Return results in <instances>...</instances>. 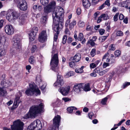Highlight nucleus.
<instances>
[{"instance_id":"f704fd0d","label":"nucleus","mask_w":130,"mask_h":130,"mask_svg":"<svg viewBox=\"0 0 130 130\" xmlns=\"http://www.w3.org/2000/svg\"><path fill=\"white\" fill-rule=\"evenodd\" d=\"M35 58L33 56H31L29 58V62L31 64H33L35 62Z\"/></svg>"},{"instance_id":"49530a36","label":"nucleus","mask_w":130,"mask_h":130,"mask_svg":"<svg viewBox=\"0 0 130 130\" xmlns=\"http://www.w3.org/2000/svg\"><path fill=\"white\" fill-rule=\"evenodd\" d=\"M113 75L112 74H111L110 75L109 77L106 79V82H110L112 79V78Z\"/></svg>"},{"instance_id":"f3484780","label":"nucleus","mask_w":130,"mask_h":130,"mask_svg":"<svg viewBox=\"0 0 130 130\" xmlns=\"http://www.w3.org/2000/svg\"><path fill=\"white\" fill-rule=\"evenodd\" d=\"M84 84H75L73 87V90L76 93H79L83 89V87L84 86Z\"/></svg>"},{"instance_id":"f03ea898","label":"nucleus","mask_w":130,"mask_h":130,"mask_svg":"<svg viewBox=\"0 0 130 130\" xmlns=\"http://www.w3.org/2000/svg\"><path fill=\"white\" fill-rule=\"evenodd\" d=\"M44 106V105L42 103L38 105L32 106L30 108L28 113L24 116L23 118L25 119L35 118L38 114L42 112Z\"/></svg>"},{"instance_id":"09e8293b","label":"nucleus","mask_w":130,"mask_h":130,"mask_svg":"<svg viewBox=\"0 0 130 130\" xmlns=\"http://www.w3.org/2000/svg\"><path fill=\"white\" fill-rule=\"evenodd\" d=\"M116 34L117 36H121L123 35V33L122 31L119 30L117 32Z\"/></svg>"},{"instance_id":"bf43d9fd","label":"nucleus","mask_w":130,"mask_h":130,"mask_svg":"<svg viewBox=\"0 0 130 130\" xmlns=\"http://www.w3.org/2000/svg\"><path fill=\"white\" fill-rule=\"evenodd\" d=\"M58 34H55L54 35V41H55V42H56L57 40L58 39Z\"/></svg>"},{"instance_id":"4d7b16f0","label":"nucleus","mask_w":130,"mask_h":130,"mask_svg":"<svg viewBox=\"0 0 130 130\" xmlns=\"http://www.w3.org/2000/svg\"><path fill=\"white\" fill-rule=\"evenodd\" d=\"M4 20H0V29H1L3 26Z\"/></svg>"},{"instance_id":"9d476101","label":"nucleus","mask_w":130,"mask_h":130,"mask_svg":"<svg viewBox=\"0 0 130 130\" xmlns=\"http://www.w3.org/2000/svg\"><path fill=\"white\" fill-rule=\"evenodd\" d=\"M70 89L69 86H67L65 87H60L58 89V91L63 95H67L69 93Z\"/></svg>"},{"instance_id":"052dcab7","label":"nucleus","mask_w":130,"mask_h":130,"mask_svg":"<svg viewBox=\"0 0 130 130\" xmlns=\"http://www.w3.org/2000/svg\"><path fill=\"white\" fill-rule=\"evenodd\" d=\"M109 56V54L108 53H107L105 54L102 58V59H105L106 58L108 57Z\"/></svg>"},{"instance_id":"7c9ffc66","label":"nucleus","mask_w":130,"mask_h":130,"mask_svg":"<svg viewBox=\"0 0 130 130\" xmlns=\"http://www.w3.org/2000/svg\"><path fill=\"white\" fill-rule=\"evenodd\" d=\"M37 47L36 45H34L32 46L31 48V51L32 53H33L37 51Z\"/></svg>"},{"instance_id":"338daca9","label":"nucleus","mask_w":130,"mask_h":130,"mask_svg":"<svg viewBox=\"0 0 130 130\" xmlns=\"http://www.w3.org/2000/svg\"><path fill=\"white\" fill-rule=\"evenodd\" d=\"M62 100H63L65 102L69 101L70 100L69 98H62Z\"/></svg>"},{"instance_id":"39448f33","label":"nucleus","mask_w":130,"mask_h":130,"mask_svg":"<svg viewBox=\"0 0 130 130\" xmlns=\"http://www.w3.org/2000/svg\"><path fill=\"white\" fill-rule=\"evenodd\" d=\"M29 88L27 89L25 91L26 94L28 95H31L36 93L38 94H40V91L38 88H37L36 86L32 84L29 85Z\"/></svg>"},{"instance_id":"69168bd1","label":"nucleus","mask_w":130,"mask_h":130,"mask_svg":"<svg viewBox=\"0 0 130 130\" xmlns=\"http://www.w3.org/2000/svg\"><path fill=\"white\" fill-rule=\"evenodd\" d=\"M105 30L103 29H101L99 31L100 34L101 35H102L105 32Z\"/></svg>"},{"instance_id":"c03bdc74","label":"nucleus","mask_w":130,"mask_h":130,"mask_svg":"<svg viewBox=\"0 0 130 130\" xmlns=\"http://www.w3.org/2000/svg\"><path fill=\"white\" fill-rule=\"evenodd\" d=\"M107 99L108 98L107 97H105L102 99L101 101L102 104L103 105H105L106 104L107 100Z\"/></svg>"},{"instance_id":"e433bc0d","label":"nucleus","mask_w":130,"mask_h":130,"mask_svg":"<svg viewBox=\"0 0 130 130\" xmlns=\"http://www.w3.org/2000/svg\"><path fill=\"white\" fill-rule=\"evenodd\" d=\"M109 70V69H107L104 70H102L99 73L100 75L102 76L105 73L107 72Z\"/></svg>"},{"instance_id":"de8ad7c7","label":"nucleus","mask_w":130,"mask_h":130,"mask_svg":"<svg viewBox=\"0 0 130 130\" xmlns=\"http://www.w3.org/2000/svg\"><path fill=\"white\" fill-rule=\"evenodd\" d=\"M119 13H117L113 17V20L114 21H117L118 20V17Z\"/></svg>"},{"instance_id":"603ef678","label":"nucleus","mask_w":130,"mask_h":130,"mask_svg":"<svg viewBox=\"0 0 130 130\" xmlns=\"http://www.w3.org/2000/svg\"><path fill=\"white\" fill-rule=\"evenodd\" d=\"M65 34H68L69 35H70V32L67 27L66 29L65 30Z\"/></svg>"},{"instance_id":"58836bf2","label":"nucleus","mask_w":130,"mask_h":130,"mask_svg":"<svg viewBox=\"0 0 130 130\" xmlns=\"http://www.w3.org/2000/svg\"><path fill=\"white\" fill-rule=\"evenodd\" d=\"M114 54L116 57H118L121 54V52L119 50H117L115 51Z\"/></svg>"},{"instance_id":"423d86ee","label":"nucleus","mask_w":130,"mask_h":130,"mask_svg":"<svg viewBox=\"0 0 130 130\" xmlns=\"http://www.w3.org/2000/svg\"><path fill=\"white\" fill-rule=\"evenodd\" d=\"M24 124L20 120H18L13 122L11 125L12 130H23Z\"/></svg>"},{"instance_id":"a878e982","label":"nucleus","mask_w":130,"mask_h":130,"mask_svg":"<svg viewBox=\"0 0 130 130\" xmlns=\"http://www.w3.org/2000/svg\"><path fill=\"white\" fill-rule=\"evenodd\" d=\"M76 24V21L74 20L69 25V28L70 30H71L73 29L74 26Z\"/></svg>"},{"instance_id":"2eb2a0df","label":"nucleus","mask_w":130,"mask_h":130,"mask_svg":"<svg viewBox=\"0 0 130 130\" xmlns=\"http://www.w3.org/2000/svg\"><path fill=\"white\" fill-rule=\"evenodd\" d=\"M47 37L46 31L43 30L39 35L38 40L41 42H44L46 40Z\"/></svg>"},{"instance_id":"6e6552de","label":"nucleus","mask_w":130,"mask_h":130,"mask_svg":"<svg viewBox=\"0 0 130 130\" xmlns=\"http://www.w3.org/2000/svg\"><path fill=\"white\" fill-rule=\"evenodd\" d=\"M53 22L54 23L53 29L56 34H59L63 25L61 21H59L54 20L53 21Z\"/></svg>"},{"instance_id":"f8f14e48","label":"nucleus","mask_w":130,"mask_h":130,"mask_svg":"<svg viewBox=\"0 0 130 130\" xmlns=\"http://www.w3.org/2000/svg\"><path fill=\"white\" fill-rule=\"evenodd\" d=\"M57 79L56 81L54 84V86L55 87H57L60 85L61 86H63L64 84V81H63L62 77L58 74L57 75Z\"/></svg>"},{"instance_id":"bb28decb","label":"nucleus","mask_w":130,"mask_h":130,"mask_svg":"<svg viewBox=\"0 0 130 130\" xmlns=\"http://www.w3.org/2000/svg\"><path fill=\"white\" fill-rule=\"evenodd\" d=\"M84 68V66H82L81 68H77L75 69V72L77 73H82L83 72V69Z\"/></svg>"},{"instance_id":"774afa93","label":"nucleus","mask_w":130,"mask_h":130,"mask_svg":"<svg viewBox=\"0 0 130 130\" xmlns=\"http://www.w3.org/2000/svg\"><path fill=\"white\" fill-rule=\"evenodd\" d=\"M119 18L120 20H122L124 18V16L123 14H120L119 16Z\"/></svg>"},{"instance_id":"7ed1b4c3","label":"nucleus","mask_w":130,"mask_h":130,"mask_svg":"<svg viewBox=\"0 0 130 130\" xmlns=\"http://www.w3.org/2000/svg\"><path fill=\"white\" fill-rule=\"evenodd\" d=\"M63 15V10L62 8H55L53 12L52 16L53 20L60 21Z\"/></svg>"},{"instance_id":"9b49d317","label":"nucleus","mask_w":130,"mask_h":130,"mask_svg":"<svg viewBox=\"0 0 130 130\" xmlns=\"http://www.w3.org/2000/svg\"><path fill=\"white\" fill-rule=\"evenodd\" d=\"M18 7L21 10L24 11L26 10L28 8L27 2L25 0H22L18 3Z\"/></svg>"},{"instance_id":"0e129e2a","label":"nucleus","mask_w":130,"mask_h":130,"mask_svg":"<svg viewBox=\"0 0 130 130\" xmlns=\"http://www.w3.org/2000/svg\"><path fill=\"white\" fill-rule=\"evenodd\" d=\"M70 22V20H67L66 21L65 23V26L66 27H68V25Z\"/></svg>"},{"instance_id":"393cba45","label":"nucleus","mask_w":130,"mask_h":130,"mask_svg":"<svg viewBox=\"0 0 130 130\" xmlns=\"http://www.w3.org/2000/svg\"><path fill=\"white\" fill-rule=\"evenodd\" d=\"M75 74V73L74 72L70 71L66 74L65 75V77L66 78H68L70 76H73Z\"/></svg>"},{"instance_id":"1a4fd4ad","label":"nucleus","mask_w":130,"mask_h":130,"mask_svg":"<svg viewBox=\"0 0 130 130\" xmlns=\"http://www.w3.org/2000/svg\"><path fill=\"white\" fill-rule=\"evenodd\" d=\"M60 117L59 115H57L55 116L53 119V124L54 127H50L49 128L48 130H55L56 128H58L60 121Z\"/></svg>"},{"instance_id":"13d9d810","label":"nucleus","mask_w":130,"mask_h":130,"mask_svg":"<svg viewBox=\"0 0 130 130\" xmlns=\"http://www.w3.org/2000/svg\"><path fill=\"white\" fill-rule=\"evenodd\" d=\"M85 25L84 23L83 22L80 21L79 23V27H83Z\"/></svg>"},{"instance_id":"b1692460","label":"nucleus","mask_w":130,"mask_h":130,"mask_svg":"<svg viewBox=\"0 0 130 130\" xmlns=\"http://www.w3.org/2000/svg\"><path fill=\"white\" fill-rule=\"evenodd\" d=\"M40 89L42 90L43 91L46 88V84L45 82H42L41 79H40Z\"/></svg>"},{"instance_id":"5fc2aeb1","label":"nucleus","mask_w":130,"mask_h":130,"mask_svg":"<svg viewBox=\"0 0 130 130\" xmlns=\"http://www.w3.org/2000/svg\"><path fill=\"white\" fill-rule=\"evenodd\" d=\"M129 85H130V82H125L124 84H123V88H124L127 86Z\"/></svg>"},{"instance_id":"c9c22d12","label":"nucleus","mask_w":130,"mask_h":130,"mask_svg":"<svg viewBox=\"0 0 130 130\" xmlns=\"http://www.w3.org/2000/svg\"><path fill=\"white\" fill-rule=\"evenodd\" d=\"M102 18H103L104 20H106L109 19L108 15L105 13H104L100 15Z\"/></svg>"},{"instance_id":"72a5a7b5","label":"nucleus","mask_w":130,"mask_h":130,"mask_svg":"<svg viewBox=\"0 0 130 130\" xmlns=\"http://www.w3.org/2000/svg\"><path fill=\"white\" fill-rule=\"evenodd\" d=\"M59 67L58 66H52L51 69L54 71H58Z\"/></svg>"},{"instance_id":"20e7f679","label":"nucleus","mask_w":130,"mask_h":130,"mask_svg":"<svg viewBox=\"0 0 130 130\" xmlns=\"http://www.w3.org/2000/svg\"><path fill=\"white\" fill-rule=\"evenodd\" d=\"M42 127V125L40 121L37 119L32 122L27 127V130H39Z\"/></svg>"},{"instance_id":"3c124183","label":"nucleus","mask_w":130,"mask_h":130,"mask_svg":"<svg viewBox=\"0 0 130 130\" xmlns=\"http://www.w3.org/2000/svg\"><path fill=\"white\" fill-rule=\"evenodd\" d=\"M73 110V107H70L67 108V111L69 113H71L72 112Z\"/></svg>"},{"instance_id":"79ce46f5","label":"nucleus","mask_w":130,"mask_h":130,"mask_svg":"<svg viewBox=\"0 0 130 130\" xmlns=\"http://www.w3.org/2000/svg\"><path fill=\"white\" fill-rule=\"evenodd\" d=\"M84 38V36L82 33H80L78 37V40L81 41Z\"/></svg>"},{"instance_id":"680f3d73","label":"nucleus","mask_w":130,"mask_h":130,"mask_svg":"<svg viewBox=\"0 0 130 130\" xmlns=\"http://www.w3.org/2000/svg\"><path fill=\"white\" fill-rule=\"evenodd\" d=\"M99 11H97L94 14V16L95 19H96V18L98 16L99 14Z\"/></svg>"},{"instance_id":"ea45409f","label":"nucleus","mask_w":130,"mask_h":130,"mask_svg":"<svg viewBox=\"0 0 130 130\" xmlns=\"http://www.w3.org/2000/svg\"><path fill=\"white\" fill-rule=\"evenodd\" d=\"M67 36L66 35H64L63 36L62 39V43L63 44H65L66 43L67 39Z\"/></svg>"},{"instance_id":"f257e3e1","label":"nucleus","mask_w":130,"mask_h":130,"mask_svg":"<svg viewBox=\"0 0 130 130\" xmlns=\"http://www.w3.org/2000/svg\"><path fill=\"white\" fill-rule=\"evenodd\" d=\"M19 16L18 19L19 24L22 25L25 23L26 15L25 14L19 16V13L15 11L9 10L7 14L6 19L11 23L14 22V20L17 19Z\"/></svg>"},{"instance_id":"6ab92c4d","label":"nucleus","mask_w":130,"mask_h":130,"mask_svg":"<svg viewBox=\"0 0 130 130\" xmlns=\"http://www.w3.org/2000/svg\"><path fill=\"white\" fill-rule=\"evenodd\" d=\"M59 62L58 56L57 54H55L52 57L50 64L52 65H58Z\"/></svg>"},{"instance_id":"8fccbe9b","label":"nucleus","mask_w":130,"mask_h":130,"mask_svg":"<svg viewBox=\"0 0 130 130\" xmlns=\"http://www.w3.org/2000/svg\"><path fill=\"white\" fill-rule=\"evenodd\" d=\"M5 54V52L4 50H0V56H3Z\"/></svg>"},{"instance_id":"0eeeda50","label":"nucleus","mask_w":130,"mask_h":130,"mask_svg":"<svg viewBox=\"0 0 130 130\" xmlns=\"http://www.w3.org/2000/svg\"><path fill=\"white\" fill-rule=\"evenodd\" d=\"M56 6V3L54 1H52L47 6L44 8V13L47 15L48 13L51 12L54 9Z\"/></svg>"},{"instance_id":"5701e85b","label":"nucleus","mask_w":130,"mask_h":130,"mask_svg":"<svg viewBox=\"0 0 130 130\" xmlns=\"http://www.w3.org/2000/svg\"><path fill=\"white\" fill-rule=\"evenodd\" d=\"M83 4L84 7L86 8H88L91 5L88 0H83Z\"/></svg>"},{"instance_id":"37998d69","label":"nucleus","mask_w":130,"mask_h":130,"mask_svg":"<svg viewBox=\"0 0 130 130\" xmlns=\"http://www.w3.org/2000/svg\"><path fill=\"white\" fill-rule=\"evenodd\" d=\"M115 62V60L114 59H111V62L110 63L104 62L103 65H109L110 64H112Z\"/></svg>"},{"instance_id":"4c0bfd02","label":"nucleus","mask_w":130,"mask_h":130,"mask_svg":"<svg viewBox=\"0 0 130 130\" xmlns=\"http://www.w3.org/2000/svg\"><path fill=\"white\" fill-rule=\"evenodd\" d=\"M41 3L43 5H46L48 3V0H40Z\"/></svg>"},{"instance_id":"c85d7f7f","label":"nucleus","mask_w":130,"mask_h":130,"mask_svg":"<svg viewBox=\"0 0 130 130\" xmlns=\"http://www.w3.org/2000/svg\"><path fill=\"white\" fill-rule=\"evenodd\" d=\"M85 85L83 87V89L85 91H87L90 90V88L89 86L88 85H86L85 84H84Z\"/></svg>"},{"instance_id":"e2e57ef3","label":"nucleus","mask_w":130,"mask_h":130,"mask_svg":"<svg viewBox=\"0 0 130 130\" xmlns=\"http://www.w3.org/2000/svg\"><path fill=\"white\" fill-rule=\"evenodd\" d=\"M100 61L101 60H97L95 62V63H92L90 64V65H97Z\"/></svg>"},{"instance_id":"cd10ccee","label":"nucleus","mask_w":130,"mask_h":130,"mask_svg":"<svg viewBox=\"0 0 130 130\" xmlns=\"http://www.w3.org/2000/svg\"><path fill=\"white\" fill-rule=\"evenodd\" d=\"M7 91L3 89L0 88V95L1 96H3L6 94Z\"/></svg>"},{"instance_id":"dca6fc26","label":"nucleus","mask_w":130,"mask_h":130,"mask_svg":"<svg viewBox=\"0 0 130 130\" xmlns=\"http://www.w3.org/2000/svg\"><path fill=\"white\" fill-rule=\"evenodd\" d=\"M5 31L7 34L11 35L13 34L14 29L12 25H6L5 27Z\"/></svg>"},{"instance_id":"ddd939ff","label":"nucleus","mask_w":130,"mask_h":130,"mask_svg":"<svg viewBox=\"0 0 130 130\" xmlns=\"http://www.w3.org/2000/svg\"><path fill=\"white\" fill-rule=\"evenodd\" d=\"M13 46L17 49L21 48L20 40L18 38L14 37L13 39Z\"/></svg>"},{"instance_id":"412c9836","label":"nucleus","mask_w":130,"mask_h":130,"mask_svg":"<svg viewBox=\"0 0 130 130\" xmlns=\"http://www.w3.org/2000/svg\"><path fill=\"white\" fill-rule=\"evenodd\" d=\"M130 5V0H126L121 3V6L128 9L129 8L128 6Z\"/></svg>"},{"instance_id":"4468645a","label":"nucleus","mask_w":130,"mask_h":130,"mask_svg":"<svg viewBox=\"0 0 130 130\" xmlns=\"http://www.w3.org/2000/svg\"><path fill=\"white\" fill-rule=\"evenodd\" d=\"M38 31V28L37 27H34L32 29L31 32L29 34V39L31 41L34 40Z\"/></svg>"},{"instance_id":"2f4dec72","label":"nucleus","mask_w":130,"mask_h":130,"mask_svg":"<svg viewBox=\"0 0 130 130\" xmlns=\"http://www.w3.org/2000/svg\"><path fill=\"white\" fill-rule=\"evenodd\" d=\"M90 44L91 46H93L95 45V43L94 41L91 40V39H89L88 41L87 45Z\"/></svg>"},{"instance_id":"a18cd8bd","label":"nucleus","mask_w":130,"mask_h":130,"mask_svg":"<svg viewBox=\"0 0 130 130\" xmlns=\"http://www.w3.org/2000/svg\"><path fill=\"white\" fill-rule=\"evenodd\" d=\"M19 98H16V99L15 100V101L14 102V104L15 105L16 107L17 106L19 102L18 101Z\"/></svg>"},{"instance_id":"a19ab883","label":"nucleus","mask_w":130,"mask_h":130,"mask_svg":"<svg viewBox=\"0 0 130 130\" xmlns=\"http://www.w3.org/2000/svg\"><path fill=\"white\" fill-rule=\"evenodd\" d=\"M96 51V49L95 48H93L92 50L90 52V54L92 57H94L95 55Z\"/></svg>"},{"instance_id":"864d4df0","label":"nucleus","mask_w":130,"mask_h":130,"mask_svg":"<svg viewBox=\"0 0 130 130\" xmlns=\"http://www.w3.org/2000/svg\"><path fill=\"white\" fill-rule=\"evenodd\" d=\"M104 3L105 6L107 5L108 6H109L110 5L109 0H106Z\"/></svg>"},{"instance_id":"aec40b11","label":"nucleus","mask_w":130,"mask_h":130,"mask_svg":"<svg viewBox=\"0 0 130 130\" xmlns=\"http://www.w3.org/2000/svg\"><path fill=\"white\" fill-rule=\"evenodd\" d=\"M11 84V82L8 80H3L1 83V85L3 88H6L10 86Z\"/></svg>"},{"instance_id":"a211bd4d","label":"nucleus","mask_w":130,"mask_h":130,"mask_svg":"<svg viewBox=\"0 0 130 130\" xmlns=\"http://www.w3.org/2000/svg\"><path fill=\"white\" fill-rule=\"evenodd\" d=\"M73 58V61L69 63V65H74V64L75 62H77L79 61L80 59L81 55L79 53L75 55L74 57Z\"/></svg>"},{"instance_id":"c756f323","label":"nucleus","mask_w":130,"mask_h":130,"mask_svg":"<svg viewBox=\"0 0 130 130\" xmlns=\"http://www.w3.org/2000/svg\"><path fill=\"white\" fill-rule=\"evenodd\" d=\"M108 36H102L99 37V42H102L105 41Z\"/></svg>"},{"instance_id":"6e6d98bb","label":"nucleus","mask_w":130,"mask_h":130,"mask_svg":"<svg viewBox=\"0 0 130 130\" xmlns=\"http://www.w3.org/2000/svg\"><path fill=\"white\" fill-rule=\"evenodd\" d=\"M76 12L78 15H79L81 13V9L80 8H77L76 10Z\"/></svg>"},{"instance_id":"473e14b6","label":"nucleus","mask_w":130,"mask_h":130,"mask_svg":"<svg viewBox=\"0 0 130 130\" xmlns=\"http://www.w3.org/2000/svg\"><path fill=\"white\" fill-rule=\"evenodd\" d=\"M103 69L102 67L99 66V67L96 68L94 70L96 72L99 73L100 72L103 70Z\"/></svg>"},{"instance_id":"4be33fe9","label":"nucleus","mask_w":130,"mask_h":130,"mask_svg":"<svg viewBox=\"0 0 130 130\" xmlns=\"http://www.w3.org/2000/svg\"><path fill=\"white\" fill-rule=\"evenodd\" d=\"M47 16L45 15L42 17L40 20V23L43 25H45L47 22Z\"/></svg>"}]
</instances>
